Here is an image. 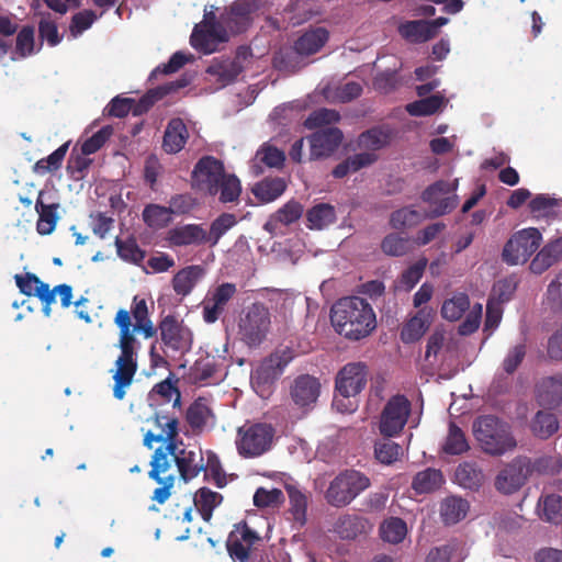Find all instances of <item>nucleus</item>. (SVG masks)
<instances>
[{"label":"nucleus","instance_id":"f257e3e1","mask_svg":"<svg viewBox=\"0 0 562 562\" xmlns=\"http://www.w3.org/2000/svg\"><path fill=\"white\" fill-rule=\"evenodd\" d=\"M151 419L159 431H147L144 436V446L151 449L153 442H166V446L157 448L151 457L148 476L161 485L154 491L151 499L164 504L170 497L176 481V475L167 472L170 470L169 453L176 449L179 420L173 413L162 409L155 412Z\"/></svg>","mask_w":562,"mask_h":562},{"label":"nucleus","instance_id":"f03ea898","mask_svg":"<svg viewBox=\"0 0 562 562\" xmlns=\"http://www.w3.org/2000/svg\"><path fill=\"white\" fill-rule=\"evenodd\" d=\"M330 322L339 335L350 340L369 336L376 326L372 306L359 296L338 300L331 307Z\"/></svg>","mask_w":562,"mask_h":562},{"label":"nucleus","instance_id":"7ed1b4c3","mask_svg":"<svg viewBox=\"0 0 562 562\" xmlns=\"http://www.w3.org/2000/svg\"><path fill=\"white\" fill-rule=\"evenodd\" d=\"M114 323L120 328L119 347L121 355L115 362L117 370L113 375V395L117 400H123L125 396L124 389L132 384L133 378L137 371L135 350L137 340L131 329L132 321L127 310H119L114 317Z\"/></svg>","mask_w":562,"mask_h":562},{"label":"nucleus","instance_id":"20e7f679","mask_svg":"<svg viewBox=\"0 0 562 562\" xmlns=\"http://www.w3.org/2000/svg\"><path fill=\"white\" fill-rule=\"evenodd\" d=\"M473 434L481 449L493 457L503 456L517 447L510 426L493 415L477 417L473 423Z\"/></svg>","mask_w":562,"mask_h":562},{"label":"nucleus","instance_id":"39448f33","mask_svg":"<svg viewBox=\"0 0 562 562\" xmlns=\"http://www.w3.org/2000/svg\"><path fill=\"white\" fill-rule=\"evenodd\" d=\"M370 485L371 481L366 474L353 469H347L329 482L325 492V499L333 507H346Z\"/></svg>","mask_w":562,"mask_h":562},{"label":"nucleus","instance_id":"423d86ee","mask_svg":"<svg viewBox=\"0 0 562 562\" xmlns=\"http://www.w3.org/2000/svg\"><path fill=\"white\" fill-rule=\"evenodd\" d=\"M292 359V349H277L266 357L252 371L251 384L261 397L267 396L271 392L272 385L278 381Z\"/></svg>","mask_w":562,"mask_h":562},{"label":"nucleus","instance_id":"0eeeda50","mask_svg":"<svg viewBox=\"0 0 562 562\" xmlns=\"http://www.w3.org/2000/svg\"><path fill=\"white\" fill-rule=\"evenodd\" d=\"M542 234L536 227H527L512 234L502 250V260L508 266L525 265L539 249Z\"/></svg>","mask_w":562,"mask_h":562},{"label":"nucleus","instance_id":"6e6552de","mask_svg":"<svg viewBox=\"0 0 562 562\" xmlns=\"http://www.w3.org/2000/svg\"><path fill=\"white\" fill-rule=\"evenodd\" d=\"M271 324L270 312L262 303L251 304L240 316L238 334L248 347L259 346L267 337Z\"/></svg>","mask_w":562,"mask_h":562},{"label":"nucleus","instance_id":"1a4fd4ad","mask_svg":"<svg viewBox=\"0 0 562 562\" xmlns=\"http://www.w3.org/2000/svg\"><path fill=\"white\" fill-rule=\"evenodd\" d=\"M274 437V428L268 424H252L240 427L236 440L237 450L246 458L259 457L267 452Z\"/></svg>","mask_w":562,"mask_h":562},{"label":"nucleus","instance_id":"9d476101","mask_svg":"<svg viewBox=\"0 0 562 562\" xmlns=\"http://www.w3.org/2000/svg\"><path fill=\"white\" fill-rule=\"evenodd\" d=\"M411 412L412 403L405 395L391 396L380 416V434L389 438L397 436L407 424Z\"/></svg>","mask_w":562,"mask_h":562},{"label":"nucleus","instance_id":"9b49d317","mask_svg":"<svg viewBox=\"0 0 562 562\" xmlns=\"http://www.w3.org/2000/svg\"><path fill=\"white\" fill-rule=\"evenodd\" d=\"M531 474V460L519 456L513 459L499 471L495 479V488L506 495L519 491Z\"/></svg>","mask_w":562,"mask_h":562},{"label":"nucleus","instance_id":"f8f14e48","mask_svg":"<svg viewBox=\"0 0 562 562\" xmlns=\"http://www.w3.org/2000/svg\"><path fill=\"white\" fill-rule=\"evenodd\" d=\"M160 339L164 346L175 352H189L193 344V334L173 315L165 316L159 325Z\"/></svg>","mask_w":562,"mask_h":562},{"label":"nucleus","instance_id":"ddd939ff","mask_svg":"<svg viewBox=\"0 0 562 562\" xmlns=\"http://www.w3.org/2000/svg\"><path fill=\"white\" fill-rule=\"evenodd\" d=\"M369 369L364 362H349L338 371L335 389L344 398L356 396L366 387Z\"/></svg>","mask_w":562,"mask_h":562},{"label":"nucleus","instance_id":"4468645a","mask_svg":"<svg viewBox=\"0 0 562 562\" xmlns=\"http://www.w3.org/2000/svg\"><path fill=\"white\" fill-rule=\"evenodd\" d=\"M226 175L224 165L213 156L202 157L194 166L192 179L200 190L206 191L210 195L218 193V183Z\"/></svg>","mask_w":562,"mask_h":562},{"label":"nucleus","instance_id":"2eb2a0df","mask_svg":"<svg viewBox=\"0 0 562 562\" xmlns=\"http://www.w3.org/2000/svg\"><path fill=\"white\" fill-rule=\"evenodd\" d=\"M457 181L451 183L445 180L436 181L430 184L423 193L424 202L435 205L430 211L431 217H438L453 211L458 205V196L456 194L445 196L457 189Z\"/></svg>","mask_w":562,"mask_h":562},{"label":"nucleus","instance_id":"dca6fc26","mask_svg":"<svg viewBox=\"0 0 562 562\" xmlns=\"http://www.w3.org/2000/svg\"><path fill=\"white\" fill-rule=\"evenodd\" d=\"M259 536L246 521L234 526L227 539V552L235 562H245L249 560L250 547L259 540Z\"/></svg>","mask_w":562,"mask_h":562},{"label":"nucleus","instance_id":"f3484780","mask_svg":"<svg viewBox=\"0 0 562 562\" xmlns=\"http://www.w3.org/2000/svg\"><path fill=\"white\" fill-rule=\"evenodd\" d=\"M228 40L229 35L223 23H213L209 26L195 25L190 36L192 47L205 55L214 53L220 43Z\"/></svg>","mask_w":562,"mask_h":562},{"label":"nucleus","instance_id":"a211bd4d","mask_svg":"<svg viewBox=\"0 0 562 562\" xmlns=\"http://www.w3.org/2000/svg\"><path fill=\"white\" fill-rule=\"evenodd\" d=\"M257 5L251 0H236L222 14V23L228 35L245 32L251 23V13Z\"/></svg>","mask_w":562,"mask_h":562},{"label":"nucleus","instance_id":"6ab92c4d","mask_svg":"<svg viewBox=\"0 0 562 562\" xmlns=\"http://www.w3.org/2000/svg\"><path fill=\"white\" fill-rule=\"evenodd\" d=\"M236 293L237 288L234 283L225 282L215 288L202 303L204 322L207 324L215 323Z\"/></svg>","mask_w":562,"mask_h":562},{"label":"nucleus","instance_id":"aec40b11","mask_svg":"<svg viewBox=\"0 0 562 562\" xmlns=\"http://www.w3.org/2000/svg\"><path fill=\"white\" fill-rule=\"evenodd\" d=\"M342 138V132L338 127H326L316 131L308 137L311 159L329 157L338 149Z\"/></svg>","mask_w":562,"mask_h":562},{"label":"nucleus","instance_id":"412c9836","mask_svg":"<svg viewBox=\"0 0 562 562\" xmlns=\"http://www.w3.org/2000/svg\"><path fill=\"white\" fill-rule=\"evenodd\" d=\"M59 203L52 201L48 192H38L35 211L38 214L36 231L40 235H49L55 231L59 220Z\"/></svg>","mask_w":562,"mask_h":562},{"label":"nucleus","instance_id":"4be33fe9","mask_svg":"<svg viewBox=\"0 0 562 562\" xmlns=\"http://www.w3.org/2000/svg\"><path fill=\"white\" fill-rule=\"evenodd\" d=\"M537 403L544 408H557L562 404V374L541 378L535 389Z\"/></svg>","mask_w":562,"mask_h":562},{"label":"nucleus","instance_id":"5701e85b","mask_svg":"<svg viewBox=\"0 0 562 562\" xmlns=\"http://www.w3.org/2000/svg\"><path fill=\"white\" fill-rule=\"evenodd\" d=\"M169 459L170 463L175 461L180 473V477L184 482H189L196 477L204 469L202 453L193 450L179 449L176 446V449L169 453Z\"/></svg>","mask_w":562,"mask_h":562},{"label":"nucleus","instance_id":"b1692460","mask_svg":"<svg viewBox=\"0 0 562 562\" xmlns=\"http://www.w3.org/2000/svg\"><path fill=\"white\" fill-rule=\"evenodd\" d=\"M166 239L176 247L207 244L206 231L200 224L176 226L168 231Z\"/></svg>","mask_w":562,"mask_h":562},{"label":"nucleus","instance_id":"393cba45","mask_svg":"<svg viewBox=\"0 0 562 562\" xmlns=\"http://www.w3.org/2000/svg\"><path fill=\"white\" fill-rule=\"evenodd\" d=\"M188 83L189 81L183 78L150 89L138 101L134 100V103L132 105V114L134 116H139L147 113L157 101L161 100L164 97L173 91L184 88L186 86H188Z\"/></svg>","mask_w":562,"mask_h":562},{"label":"nucleus","instance_id":"a878e982","mask_svg":"<svg viewBox=\"0 0 562 562\" xmlns=\"http://www.w3.org/2000/svg\"><path fill=\"white\" fill-rule=\"evenodd\" d=\"M562 260V236L550 239L533 257L529 269L541 274Z\"/></svg>","mask_w":562,"mask_h":562},{"label":"nucleus","instance_id":"bb28decb","mask_svg":"<svg viewBox=\"0 0 562 562\" xmlns=\"http://www.w3.org/2000/svg\"><path fill=\"white\" fill-rule=\"evenodd\" d=\"M321 391L318 380L312 375L297 376L291 386V397L300 407L308 406L316 402Z\"/></svg>","mask_w":562,"mask_h":562},{"label":"nucleus","instance_id":"cd10ccee","mask_svg":"<svg viewBox=\"0 0 562 562\" xmlns=\"http://www.w3.org/2000/svg\"><path fill=\"white\" fill-rule=\"evenodd\" d=\"M329 33L325 27L318 26L305 31L293 44L297 55L311 56L318 53L327 43Z\"/></svg>","mask_w":562,"mask_h":562},{"label":"nucleus","instance_id":"c85d7f7f","mask_svg":"<svg viewBox=\"0 0 562 562\" xmlns=\"http://www.w3.org/2000/svg\"><path fill=\"white\" fill-rule=\"evenodd\" d=\"M189 138L188 127L180 117L171 119L164 133L162 148L167 154L179 153Z\"/></svg>","mask_w":562,"mask_h":562},{"label":"nucleus","instance_id":"c756f323","mask_svg":"<svg viewBox=\"0 0 562 562\" xmlns=\"http://www.w3.org/2000/svg\"><path fill=\"white\" fill-rule=\"evenodd\" d=\"M204 274L205 269L200 265L184 267L173 276L172 289L178 295L187 296L192 292Z\"/></svg>","mask_w":562,"mask_h":562},{"label":"nucleus","instance_id":"7c9ffc66","mask_svg":"<svg viewBox=\"0 0 562 562\" xmlns=\"http://www.w3.org/2000/svg\"><path fill=\"white\" fill-rule=\"evenodd\" d=\"M303 211V205L300 202L290 200L269 217L263 228L273 233L279 228V225H291L302 216Z\"/></svg>","mask_w":562,"mask_h":562},{"label":"nucleus","instance_id":"2f4dec72","mask_svg":"<svg viewBox=\"0 0 562 562\" xmlns=\"http://www.w3.org/2000/svg\"><path fill=\"white\" fill-rule=\"evenodd\" d=\"M371 528L368 519L356 514H345L335 522V531L342 539H356Z\"/></svg>","mask_w":562,"mask_h":562},{"label":"nucleus","instance_id":"473e14b6","mask_svg":"<svg viewBox=\"0 0 562 562\" xmlns=\"http://www.w3.org/2000/svg\"><path fill=\"white\" fill-rule=\"evenodd\" d=\"M285 189L283 178L266 177L252 187L251 192L260 202L270 203L281 196Z\"/></svg>","mask_w":562,"mask_h":562},{"label":"nucleus","instance_id":"72a5a7b5","mask_svg":"<svg viewBox=\"0 0 562 562\" xmlns=\"http://www.w3.org/2000/svg\"><path fill=\"white\" fill-rule=\"evenodd\" d=\"M561 199L549 194H537L529 202V210L537 218L555 220L560 216Z\"/></svg>","mask_w":562,"mask_h":562},{"label":"nucleus","instance_id":"f704fd0d","mask_svg":"<svg viewBox=\"0 0 562 562\" xmlns=\"http://www.w3.org/2000/svg\"><path fill=\"white\" fill-rule=\"evenodd\" d=\"M56 294L60 296L61 307L68 308L72 304V288L66 283L58 284L52 290L49 285H42L38 299L43 303V312L46 316L50 314V306L56 301Z\"/></svg>","mask_w":562,"mask_h":562},{"label":"nucleus","instance_id":"c9c22d12","mask_svg":"<svg viewBox=\"0 0 562 562\" xmlns=\"http://www.w3.org/2000/svg\"><path fill=\"white\" fill-rule=\"evenodd\" d=\"M376 159L378 156L373 153H359L349 156L333 169L331 175L337 179H341L349 172H357L364 167L371 166Z\"/></svg>","mask_w":562,"mask_h":562},{"label":"nucleus","instance_id":"e433bc0d","mask_svg":"<svg viewBox=\"0 0 562 562\" xmlns=\"http://www.w3.org/2000/svg\"><path fill=\"white\" fill-rule=\"evenodd\" d=\"M445 483L442 472L437 469L427 468L418 472L412 482V488L417 494L435 492Z\"/></svg>","mask_w":562,"mask_h":562},{"label":"nucleus","instance_id":"4c0bfd02","mask_svg":"<svg viewBox=\"0 0 562 562\" xmlns=\"http://www.w3.org/2000/svg\"><path fill=\"white\" fill-rule=\"evenodd\" d=\"M454 476L462 487L469 490H479L485 480L483 471L473 462H463L459 464Z\"/></svg>","mask_w":562,"mask_h":562},{"label":"nucleus","instance_id":"58836bf2","mask_svg":"<svg viewBox=\"0 0 562 562\" xmlns=\"http://www.w3.org/2000/svg\"><path fill=\"white\" fill-rule=\"evenodd\" d=\"M211 418L213 413L204 397L196 398L187 409L186 419L193 430L203 429Z\"/></svg>","mask_w":562,"mask_h":562},{"label":"nucleus","instance_id":"ea45409f","mask_svg":"<svg viewBox=\"0 0 562 562\" xmlns=\"http://www.w3.org/2000/svg\"><path fill=\"white\" fill-rule=\"evenodd\" d=\"M223 496L213 492L207 487H201L194 495V506L199 510L202 519L209 522L212 518L213 510L222 503Z\"/></svg>","mask_w":562,"mask_h":562},{"label":"nucleus","instance_id":"a19ab883","mask_svg":"<svg viewBox=\"0 0 562 562\" xmlns=\"http://www.w3.org/2000/svg\"><path fill=\"white\" fill-rule=\"evenodd\" d=\"M243 68L239 63L235 60H223L218 63H214L210 65L206 69V72L216 78V81L225 87L229 83H233Z\"/></svg>","mask_w":562,"mask_h":562},{"label":"nucleus","instance_id":"79ce46f5","mask_svg":"<svg viewBox=\"0 0 562 562\" xmlns=\"http://www.w3.org/2000/svg\"><path fill=\"white\" fill-rule=\"evenodd\" d=\"M428 327L429 321L427 315L424 310H420L404 324L401 330V339L405 344L415 342L424 336Z\"/></svg>","mask_w":562,"mask_h":562},{"label":"nucleus","instance_id":"37998d69","mask_svg":"<svg viewBox=\"0 0 562 562\" xmlns=\"http://www.w3.org/2000/svg\"><path fill=\"white\" fill-rule=\"evenodd\" d=\"M468 509L469 504L465 499L450 496L441 503L440 515L446 525H453L465 517Z\"/></svg>","mask_w":562,"mask_h":562},{"label":"nucleus","instance_id":"c03bdc74","mask_svg":"<svg viewBox=\"0 0 562 562\" xmlns=\"http://www.w3.org/2000/svg\"><path fill=\"white\" fill-rule=\"evenodd\" d=\"M390 143V133L380 127L370 128L361 133L358 137L357 145L364 153H373L385 147Z\"/></svg>","mask_w":562,"mask_h":562},{"label":"nucleus","instance_id":"a18cd8bd","mask_svg":"<svg viewBox=\"0 0 562 562\" xmlns=\"http://www.w3.org/2000/svg\"><path fill=\"white\" fill-rule=\"evenodd\" d=\"M306 220L308 228L322 229L336 221V212L333 205L319 203L307 211Z\"/></svg>","mask_w":562,"mask_h":562},{"label":"nucleus","instance_id":"49530a36","mask_svg":"<svg viewBox=\"0 0 562 562\" xmlns=\"http://www.w3.org/2000/svg\"><path fill=\"white\" fill-rule=\"evenodd\" d=\"M530 427L536 437L548 439L559 430V420L553 413L539 411Z\"/></svg>","mask_w":562,"mask_h":562},{"label":"nucleus","instance_id":"de8ad7c7","mask_svg":"<svg viewBox=\"0 0 562 562\" xmlns=\"http://www.w3.org/2000/svg\"><path fill=\"white\" fill-rule=\"evenodd\" d=\"M400 33L413 43H424L435 37L426 20L408 21L400 26Z\"/></svg>","mask_w":562,"mask_h":562},{"label":"nucleus","instance_id":"09e8293b","mask_svg":"<svg viewBox=\"0 0 562 562\" xmlns=\"http://www.w3.org/2000/svg\"><path fill=\"white\" fill-rule=\"evenodd\" d=\"M446 103L445 97L432 94L422 98L406 105V111L412 116H428L439 111Z\"/></svg>","mask_w":562,"mask_h":562},{"label":"nucleus","instance_id":"8fccbe9b","mask_svg":"<svg viewBox=\"0 0 562 562\" xmlns=\"http://www.w3.org/2000/svg\"><path fill=\"white\" fill-rule=\"evenodd\" d=\"M406 535L407 525L402 518H387L380 526V536L386 542L397 544L405 539Z\"/></svg>","mask_w":562,"mask_h":562},{"label":"nucleus","instance_id":"3c124183","mask_svg":"<svg viewBox=\"0 0 562 562\" xmlns=\"http://www.w3.org/2000/svg\"><path fill=\"white\" fill-rule=\"evenodd\" d=\"M470 449L464 432L454 423H450L448 435L442 446V451L446 454L459 456Z\"/></svg>","mask_w":562,"mask_h":562},{"label":"nucleus","instance_id":"603ef678","mask_svg":"<svg viewBox=\"0 0 562 562\" xmlns=\"http://www.w3.org/2000/svg\"><path fill=\"white\" fill-rule=\"evenodd\" d=\"M470 307V300L465 293H457L446 300L441 307V316L450 322L459 321Z\"/></svg>","mask_w":562,"mask_h":562},{"label":"nucleus","instance_id":"864d4df0","mask_svg":"<svg viewBox=\"0 0 562 562\" xmlns=\"http://www.w3.org/2000/svg\"><path fill=\"white\" fill-rule=\"evenodd\" d=\"M541 508V519L554 524H562V497L560 495L550 494L539 501Z\"/></svg>","mask_w":562,"mask_h":562},{"label":"nucleus","instance_id":"5fc2aeb1","mask_svg":"<svg viewBox=\"0 0 562 562\" xmlns=\"http://www.w3.org/2000/svg\"><path fill=\"white\" fill-rule=\"evenodd\" d=\"M236 224L237 218L234 214L222 213L211 223L210 232H206L207 244L211 247L216 246L220 239Z\"/></svg>","mask_w":562,"mask_h":562},{"label":"nucleus","instance_id":"6e6d98bb","mask_svg":"<svg viewBox=\"0 0 562 562\" xmlns=\"http://www.w3.org/2000/svg\"><path fill=\"white\" fill-rule=\"evenodd\" d=\"M115 246L119 257L126 262L138 265L145 258V251L140 249L136 239L133 236L128 237L125 240H122L119 237H116Z\"/></svg>","mask_w":562,"mask_h":562},{"label":"nucleus","instance_id":"4d7b16f0","mask_svg":"<svg viewBox=\"0 0 562 562\" xmlns=\"http://www.w3.org/2000/svg\"><path fill=\"white\" fill-rule=\"evenodd\" d=\"M286 492L289 495V512L293 519L300 524V526L306 522V510H307V497L304 493L294 486H288Z\"/></svg>","mask_w":562,"mask_h":562},{"label":"nucleus","instance_id":"13d9d810","mask_svg":"<svg viewBox=\"0 0 562 562\" xmlns=\"http://www.w3.org/2000/svg\"><path fill=\"white\" fill-rule=\"evenodd\" d=\"M168 206L148 204L143 211V220L150 228H164L171 222Z\"/></svg>","mask_w":562,"mask_h":562},{"label":"nucleus","instance_id":"bf43d9fd","mask_svg":"<svg viewBox=\"0 0 562 562\" xmlns=\"http://www.w3.org/2000/svg\"><path fill=\"white\" fill-rule=\"evenodd\" d=\"M241 193V184L235 175H225L218 183V200L222 203L237 202Z\"/></svg>","mask_w":562,"mask_h":562},{"label":"nucleus","instance_id":"052dcab7","mask_svg":"<svg viewBox=\"0 0 562 562\" xmlns=\"http://www.w3.org/2000/svg\"><path fill=\"white\" fill-rule=\"evenodd\" d=\"M177 381L173 382L170 379H166L157 383L151 390V397L159 395L165 403L172 401V409L181 407V393L176 385Z\"/></svg>","mask_w":562,"mask_h":562},{"label":"nucleus","instance_id":"680f3d73","mask_svg":"<svg viewBox=\"0 0 562 562\" xmlns=\"http://www.w3.org/2000/svg\"><path fill=\"white\" fill-rule=\"evenodd\" d=\"M340 120V114L336 110L321 108L313 111L304 121V126L307 130H315L337 123Z\"/></svg>","mask_w":562,"mask_h":562},{"label":"nucleus","instance_id":"e2e57ef3","mask_svg":"<svg viewBox=\"0 0 562 562\" xmlns=\"http://www.w3.org/2000/svg\"><path fill=\"white\" fill-rule=\"evenodd\" d=\"M256 159L269 168H281L284 165L285 155L283 150L265 143L257 150Z\"/></svg>","mask_w":562,"mask_h":562},{"label":"nucleus","instance_id":"0e129e2a","mask_svg":"<svg viewBox=\"0 0 562 562\" xmlns=\"http://www.w3.org/2000/svg\"><path fill=\"white\" fill-rule=\"evenodd\" d=\"M69 147V143H65L59 146L56 150H54L46 158L40 159L35 166L34 170L38 173H46L56 171L61 167L63 160L67 154Z\"/></svg>","mask_w":562,"mask_h":562},{"label":"nucleus","instance_id":"69168bd1","mask_svg":"<svg viewBox=\"0 0 562 562\" xmlns=\"http://www.w3.org/2000/svg\"><path fill=\"white\" fill-rule=\"evenodd\" d=\"M35 30L31 25H24L15 38V53L21 58H25L34 54Z\"/></svg>","mask_w":562,"mask_h":562},{"label":"nucleus","instance_id":"338daca9","mask_svg":"<svg viewBox=\"0 0 562 562\" xmlns=\"http://www.w3.org/2000/svg\"><path fill=\"white\" fill-rule=\"evenodd\" d=\"M402 452V447L389 439L376 442L374 447L375 458L383 464H392L398 460Z\"/></svg>","mask_w":562,"mask_h":562},{"label":"nucleus","instance_id":"774afa93","mask_svg":"<svg viewBox=\"0 0 562 562\" xmlns=\"http://www.w3.org/2000/svg\"><path fill=\"white\" fill-rule=\"evenodd\" d=\"M562 470V458L560 456H542L531 462V473L542 475H554Z\"/></svg>","mask_w":562,"mask_h":562}]
</instances>
